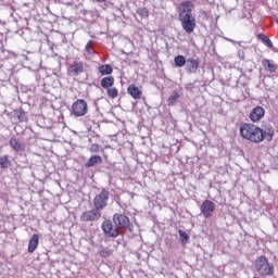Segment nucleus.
<instances>
[{
	"label": "nucleus",
	"instance_id": "nucleus-1",
	"mask_svg": "<svg viewBox=\"0 0 278 278\" xmlns=\"http://www.w3.org/2000/svg\"><path fill=\"white\" fill-rule=\"evenodd\" d=\"M239 136L252 144H260V142H271L275 138V128L273 125H265L263 128L251 123H241L239 125Z\"/></svg>",
	"mask_w": 278,
	"mask_h": 278
},
{
	"label": "nucleus",
	"instance_id": "nucleus-2",
	"mask_svg": "<svg viewBox=\"0 0 278 278\" xmlns=\"http://www.w3.org/2000/svg\"><path fill=\"white\" fill-rule=\"evenodd\" d=\"M254 266L260 277H273L275 275V265L269 263L265 255L258 256L254 261Z\"/></svg>",
	"mask_w": 278,
	"mask_h": 278
},
{
	"label": "nucleus",
	"instance_id": "nucleus-3",
	"mask_svg": "<svg viewBox=\"0 0 278 278\" xmlns=\"http://www.w3.org/2000/svg\"><path fill=\"white\" fill-rule=\"evenodd\" d=\"M72 116L79 118L81 116H86L88 114V102L84 99H77L71 108Z\"/></svg>",
	"mask_w": 278,
	"mask_h": 278
},
{
	"label": "nucleus",
	"instance_id": "nucleus-4",
	"mask_svg": "<svg viewBox=\"0 0 278 278\" xmlns=\"http://www.w3.org/2000/svg\"><path fill=\"white\" fill-rule=\"evenodd\" d=\"M108 201H110V191L103 188L99 194L93 198V206L101 212L108 207Z\"/></svg>",
	"mask_w": 278,
	"mask_h": 278
},
{
	"label": "nucleus",
	"instance_id": "nucleus-5",
	"mask_svg": "<svg viewBox=\"0 0 278 278\" xmlns=\"http://www.w3.org/2000/svg\"><path fill=\"white\" fill-rule=\"evenodd\" d=\"M179 21L186 34H192L197 29V18H194V15H185L179 17Z\"/></svg>",
	"mask_w": 278,
	"mask_h": 278
},
{
	"label": "nucleus",
	"instance_id": "nucleus-6",
	"mask_svg": "<svg viewBox=\"0 0 278 278\" xmlns=\"http://www.w3.org/2000/svg\"><path fill=\"white\" fill-rule=\"evenodd\" d=\"M114 225L122 227L123 229H128V231H134V225L125 214L115 213L113 215Z\"/></svg>",
	"mask_w": 278,
	"mask_h": 278
},
{
	"label": "nucleus",
	"instance_id": "nucleus-7",
	"mask_svg": "<svg viewBox=\"0 0 278 278\" xmlns=\"http://www.w3.org/2000/svg\"><path fill=\"white\" fill-rule=\"evenodd\" d=\"M102 214L101 211H99V208H92L89 211H85L81 215H80V222L81 223H97V220H99V218H101Z\"/></svg>",
	"mask_w": 278,
	"mask_h": 278
},
{
	"label": "nucleus",
	"instance_id": "nucleus-8",
	"mask_svg": "<svg viewBox=\"0 0 278 278\" xmlns=\"http://www.w3.org/2000/svg\"><path fill=\"white\" fill-rule=\"evenodd\" d=\"M101 229L109 238H118L121 233L118 227L114 226L110 219L102 222Z\"/></svg>",
	"mask_w": 278,
	"mask_h": 278
},
{
	"label": "nucleus",
	"instance_id": "nucleus-9",
	"mask_svg": "<svg viewBox=\"0 0 278 278\" xmlns=\"http://www.w3.org/2000/svg\"><path fill=\"white\" fill-rule=\"evenodd\" d=\"M201 214L204 218H212L216 212V204L212 200H204L200 206Z\"/></svg>",
	"mask_w": 278,
	"mask_h": 278
},
{
	"label": "nucleus",
	"instance_id": "nucleus-10",
	"mask_svg": "<svg viewBox=\"0 0 278 278\" xmlns=\"http://www.w3.org/2000/svg\"><path fill=\"white\" fill-rule=\"evenodd\" d=\"M194 10V2L192 0H185L178 5L179 17L192 16Z\"/></svg>",
	"mask_w": 278,
	"mask_h": 278
},
{
	"label": "nucleus",
	"instance_id": "nucleus-11",
	"mask_svg": "<svg viewBox=\"0 0 278 278\" xmlns=\"http://www.w3.org/2000/svg\"><path fill=\"white\" fill-rule=\"evenodd\" d=\"M266 115V111L262 106H255L249 115V118L252 123H260L262 118Z\"/></svg>",
	"mask_w": 278,
	"mask_h": 278
},
{
	"label": "nucleus",
	"instance_id": "nucleus-12",
	"mask_svg": "<svg viewBox=\"0 0 278 278\" xmlns=\"http://www.w3.org/2000/svg\"><path fill=\"white\" fill-rule=\"evenodd\" d=\"M84 71V62L81 61H74L68 68L70 75H73L74 77H78V75H81Z\"/></svg>",
	"mask_w": 278,
	"mask_h": 278
},
{
	"label": "nucleus",
	"instance_id": "nucleus-13",
	"mask_svg": "<svg viewBox=\"0 0 278 278\" xmlns=\"http://www.w3.org/2000/svg\"><path fill=\"white\" fill-rule=\"evenodd\" d=\"M128 94L135 100L142 99V90L136 86V84H131L127 88Z\"/></svg>",
	"mask_w": 278,
	"mask_h": 278
},
{
	"label": "nucleus",
	"instance_id": "nucleus-14",
	"mask_svg": "<svg viewBox=\"0 0 278 278\" xmlns=\"http://www.w3.org/2000/svg\"><path fill=\"white\" fill-rule=\"evenodd\" d=\"M186 71L187 73H197L199 71V59H188Z\"/></svg>",
	"mask_w": 278,
	"mask_h": 278
},
{
	"label": "nucleus",
	"instance_id": "nucleus-15",
	"mask_svg": "<svg viewBox=\"0 0 278 278\" xmlns=\"http://www.w3.org/2000/svg\"><path fill=\"white\" fill-rule=\"evenodd\" d=\"M39 242L40 237L38 236V233L33 235L28 242V253H34V251L38 249Z\"/></svg>",
	"mask_w": 278,
	"mask_h": 278
},
{
	"label": "nucleus",
	"instance_id": "nucleus-16",
	"mask_svg": "<svg viewBox=\"0 0 278 278\" xmlns=\"http://www.w3.org/2000/svg\"><path fill=\"white\" fill-rule=\"evenodd\" d=\"M9 144L11 147V149H13V151H15V153H21V151H23V144H21V142H18V139L12 137L9 140Z\"/></svg>",
	"mask_w": 278,
	"mask_h": 278
},
{
	"label": "nucleus",
	"instance_id": "nucleus-17",
	"mask_svg": "<svg viewBox=\"0 0 278 278\" xmlns=\"http://www.w3.org/2000/svg\"><path fill=\"white\" fill-rule=\"evenodd\" d=\"M103 162V159L99 155H93L89 157L87 163L85 164L86 168H92L96 164H101Z\"/></svg>",
	"mask_w": 278,
	"mask_h": 278
},
{
	"label": "nucleus",
	"instance_id": "nucleus-18",
	"mask_svg": "<svg viewBox=\"0 0 278 278\" xmlns=\"http://www.w3.org/2000/svg\"><path fill=\"white\" fill-rule=\"evenodd\" d=\"M101 86L108 90L114 86V76H106L101 79Z\"/></svg>",
	"mask_w": 278,
	"mask_h": 278
},
{
	"label": "nucleus",
	"instance_id": "nucleus-19",
	"mask_svg": "<svg viewBox=\"0 0 278 278\" xmlns=\"http://www.w3.org/2000/svg\"><path fill=\"white\" fill-rule=\"evenodd\" d=\"M263 66H265V68H267V71L269 73H275V71H277V64H274L273 62H270V60L268 59H264L262 61Z\"/></svg>",
	"mask_w": 278,
	"mask_h": 278
},
{
	"label": "nucleus",
	"instance_id": "nucleus-20",
	"mask_svg": "<svg viewBox=\"0 0 278 278\" xmlns=\"http://www.w3.org/2000/svg\"><path fill=\"white\" fill-rule=\"evenodd\" d=\"M99 73L101 75H112V73H114V70L112 68V65L104 64L99 67Z\"/></svg>",
	"mask_w": 278,
	"mask_h": 278
},
{
	"label": "nucleus",
	"instance_id": "nucleus-21",
	"mask_svg": "<svg viewBox=\"0 0 278 278\" xmlns=\"http://www.w3.org/2000/svg\"><path fill=\"white\" fill-rule=\"evenodd\" d=\"M0 166L1 168H10L12 166V161H10V156L3 155L0 157Z\"/></svg>",
	"mask_w": 278,
	"mask_h": 278
},
{
	"label": "nucleus",
	"instance_id": "nucleus-22",
	"mask_svg": "<svg viewBox=\"0 0 278 278\" xmlns=\"http://www.w3.org/2000/svg\"><path fill=\"white\" fill-rule=\"evenodd\" d=\"M177 99H179V92L177 90L173 91L172 96L167 99V105L170 108L177 103Z\"/></svg>",
	"mask_w": 278,
	"mask_h": 278
},
{
	"label": "nucleus",
	"instance_id": "nucleus-23",
	"mask_svg": "<svg viewBox=\"0 0 278 278\" xmlns=\"http://www.w3.org/2000/svg\"><path fill=\"white\" fill-rule=\"evenodd\" d=\"M174 62L175 65L178 66V68H181L182 66H186V56L179 54L175 56Z\"/></svg>",
	"mask_w": 278,
	"mask_h": 278
},
{
	"label": "nucleus",
	"instance_id": "nucleus-24",
	"mask_svg": "<svg viewBox=\"0 0 278 278\" xmlns=\"http://www.w3.org/2000/svg\"><path fill=\"white\" fill-rule=\"evenodd\" d=\"M106 94L110 99H116L118 97V89L116 87H110L106 89Z\"/></svg>",
	"mask_w": 278,
	"mask_h": 278
},
{
	"label": "nucleus",
	"instance_id": "nucleus-25",
	"mask_svg": "<svg viewBox=\"0 0 278 278\" xmlns=\"http://www.w3.org/2000/svg\"><path fill=\"white\" fill-rule=\"evenodd\" d=\"M178 233H179L180 241L182 244L190 242V236H188V232H186L184 230H178Z\"/></svg>",
	"mask_w": 278,
	"mask_h": 278
},
{
	"label": "nucleus",
	"instance_id": "nucleus-26",
	"mask_svg": "<svg viewBox=\"0 0 278 278\" xmlns=\"http://www.w3.org/2000/svg\"><path fill=\"white\" fill-rule=\"evenodd\" d=\"M112 253H113L112 249L102 248L101 250H99L98 255H100V257H110Z\"/></svg>",
	"mask_w": 278,
	"mask_h": 278
},
{
	"label": "nucleus",
	"instance_id": "nucleus-27",
	"mask_svg": "<svg viewBox=\"0 0 278 278\" xmlns=\"http://www.w3.org/2000/svg\"><path fill=\"white\" fill-rule=\"evenodd\" d=\"M260 40H262L264 42V45H266L267 47H269V49H273V41H270V38H268L266 35L264 34H260L258 35Z\"/></svg>",
	"mask_w": 278,
	"mask_h": 278
},
{
	"label": "nucleus",
	"instance_id": "nucleus-28",
	"mask_svg": "<svg viewBox=\"0 0 278 278\" xmlns=\"http://www.w3.org/2000/svg\"><path fill=\"white\" fill-rule=\"evenodd\" d=\"M13 114L20 123H23V121H25V112L23 110H15Z\"/></svg>",
	"mask_w": 278,
	"mask_h": 278
},
{
	"label": "nucleus",
	"instance_id": "nucleus-29",
	"mask_svg": "<svg viewBox=\"0 0 278 278\" xmlns=\"http://www.w3.org/2000/svg\"><path fill=\"white\" fill-rule=\"evenodd\" d=\"M137 14L140 18H147L149 16V10L147 8H139L137 9Z\"/></svg>",
	"mask_w": 278,
	"mask_h": 278
},
{
	"label": "nucleus",
	"instance_id": "nucleus-30",
	"mask_svg": "<svg viewBox=\"0 0 278 278\" xmlns=\"http://www.w3.org/2000/svg\"><path fill=\"white\" fill-rule=\"evenodd\" d=\"M94 41L93 40H89L88 43L86 45V51L89 55H92V53H94Z\"/></svg>",
	"mask_w": 278,
	"mask_h": 278
},
{
	"label": "nucleus",
	"instance_id": "nucleus-31",
	"mask_svg": "<svg viewBox=\"0 0 278 278\" xmlns=\"http://www.w3.org/2000/svg\"><path fill=\"white\" fill-rule=\"evenodd\" d=\"M101 147L97 143H92L90 147H89V152L90 153H99Z\"/></svg>",
	"mask_w": 278,
	"mask_h": 278
},
{
	"label": "nucleus",
	"instance_id": "nucleus-32",
	"mask_svg": "<svg viewBox=\"0 0 278 278\" xmlns=\"http://www.w3.org/2000/svg\"><path fill=\"white\" fill-rule=\"evenodd\" d=\"M276 23L278 24V20H276Z\"/></svg>",
	"mask_w": 278,
	"mask_h": 278
}]
</instances>
